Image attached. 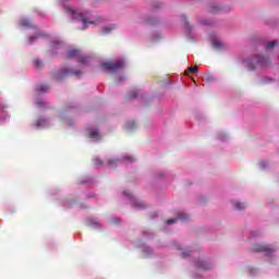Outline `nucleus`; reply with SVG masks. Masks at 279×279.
I'll return each mask as SVG.
<instances>
[{
    "instance_id": "1",
    "label": "nucleus",
    "mask_w": 279,
    "mask_h": 279,
    "mask_svg": "<svg viewBox=\"0 0 279 279\" xmlns=\"http://www.w3.org/2000/svg\"><path fill=\"white\" fill-rule=\"evenodd\" d=\"M101 66L105 71H109V73H117V71H121V69L125 66V62H123V60H118L116 62L107 61L101 63Z\"/></svg>"
},
{
    "instance_id": "2",
    "label": "nucleus",
    "mask_w": 279,
    "mask_h": 279,
    "mask_svg": "<svg viewBox=\"0 0 279 279\" xmlns=\"http://www.w3.org/2000/svg\"><path fill=\"white\" fill-rule=\"evenodd\" d=\"M69 60H73V58H77L80 64H88L90 62V57H86L82 54L81 50L72 49L68 52Z\"/></svg>"
},
{
    "instance_id": "3",
    "label": "nucleus",
    "mask_w": 279,
    "mask_h": 279,
    "mask_svg": "<svg viewBox=\"0 0 279 279\" xmlns=\"http://www.w3.org/2000/svg\"><path fill=\"white\" fill-rule=\"evenodd\" d=\"M71 75H75L76 77H80V75H82V72L77 71V70L65 69L59 73V77H57V80H62L64 77H71Z\"/></svg>"
},
{
    "instance_id": "4",
    "label": "nucleus",
    "mask_w": 279,
    "mask_h": 279,
    "mask_svg": "<svg viewBox=\"0 0 279 279\" xmlns=\"http://www.w3.org/2000/svg\"><path fill=\"white\" fill-rule=\"evenodd\" d=\"M253 252H265L267 254H274L275 250L269 247V246H265V245H260V244H254L252 247Z\"/></svg>"
},
{
    "instance_id": "5",
    "label": "nucleus",
    "mask_w": 279,
    "mask_h": 279,
    "mask_svg": "<svg viewBox=\"0 0 279 279\" xmlns=\"http://www.w3.org/2000/svg\"><path fill=\"white\" fill-rule=\"evenodd\" d=\"M189 219L187 214H180L177 218H171L167 220L168 226H173V223H177L178 221H186Z\"/></svg>"
},
{
    "instance_id": "6",
    "label": "nucleus",
    "mask_w": 279,
    "mask_h": 279,
    "mask_svg": "<svg viewBox=\"0 0 279 279\" xmlns=\"http://www.w3.org/2000/svg\"><path fill=\"white\" fill-rule=\"evenodd\" d=\"M256 62L259 64V66H268L270 61L269 58L257 54Z\"/></svg>"
},
{
    "instance_id": "7",
    "label": "nucleus",
    "mask_w": 279,
    "mask_h": 279,
    "mask_svg": "<svg viewBox=\"0 0 279 279\" xmlns=\"http://www.w3.org/2000/svg\"><path fill=\"white\" fill-rule=\"evenodd\" d=\"M89 138L99 141L101 138V135H99V132L97 130H89Z\"/></svg>"
},
{
    "instance_id": "8",
    "label": "nucleus",
    "mask_w": 279,
    "mask_h": 279,
    "mask_svg": "<svg viewBox=\"0 0 279 279\" xmlns=\"http://www.w3.org/2000/svg\"><path fill=\"white\" fill-rule=\"evenodd\" d=\"M233 206H234L235 210H244V208H245L244 203H240V202H234Z\"/></svg>"
},
{
    "instance_id": "9",
    "label": "nucleus",
    "mask_w": 279,
    "mask_h": 279,
    "mask_svg": "<svg viewBox=\"0 0 279 279\" xmlns=\"http://www.w3.org/2000/svg\"><path fill=\"white\" fill-rule=\"evenodd\" d=\"M20 25H21L22 27H29V25H32V22H31L29 20H27V19H22V20L20 21Z\"/></svg>"
},
{
    "instance_id": "10",
    "label": "nucleus",
    "mask_w": 279,
    "mask_h": 279,
    "mask_svg": "<svg viewBox=\"0 0 279 279\" xmlns=\"http://www.w3.org/2000/svg\"><path fill=\"white\" fill-rule=\"evenodd\" d=\"M197 267H199V269H210V264H206V262H198Z\"/></svg>"
},
{
    "instance_id": "11",
    "label": "nucleus",
    "mask_w": 279,
    "mask_h": 279,
    "mask_svg": "<svg viewBox=\"0 0 279 279\" xmlns=\"http://www.w3.org/2000/svg\"><path fill=\"white\" fill-rule=\"evenodd\" d=\"M44 125H47V121L45 119H38L36 121V128H44Z\"/></svg>"
},
{
    "instance_id": "12",
    "label": "nucleus",
    "mask_w": 279,
    "mask_h": 279,
    "mask_svg": "<svg viewBox=\"0 0 279 279\" xmlns=\"http://www.w3.org/2000/svg\"><path fill=\"white\" fill-rule=\"evenodd\" d=\"M213 47H214L215 49H222V48H223V43H221V41H219V40H215V41L213 43Z\"/></svg>"
},
{
    "instance_id": "13",
    "label": "nucleus",
    "mask_w": 279,
    "mask_h": 279,
    "mask_svg": "<svg viewBox=\"0 0 279 279\" xmlns=\"http://www.w3.org/2000/svg\"><path fill=\"white\" fill-rule=\"evenodd\" d=\"M65 10L72 15L73 19H77V12H75L72 8L66 7Z\"/></svg>"
},
{
    "instance_id": "14",
    "label": "nucleus",
    "mask_w": 279,
    "mask_h": 279,
    "mask_svg": "<svg viewBox=\"0 0 279 279\" xmlns=\"http://www.w3.org/2000/svg\"><path fill=\"white\" fill-rule=\"evenodd\" d=\"M221 8L219 5L209 7V12H211V14H216V12H219Z\"/></svg>"
},
{
    "instance_id": "15",
    "label": "nucleus",
    "mask_w": 279,
    "mask_h": 279,
    "mask_svg": "<svg viewBox=\"0 0 279 279\" xmlns=\"http://www.w3.org/2000/svg\"><path fill=\"white\" fill-rule=\"evenodd\" d=\"M37 90H38L39 93H47V90H49V86H47V85H39V86L37 87Z\"/></svg>"
},
{
    "instance_id": "16",
    "label": "nucleus",
    "mask_w": 279,
    "mask_h": 279,
    "mask_svg": "<svg viewBox=\"0 0 279 279\" xmlns=\"http://www.w3.org/2000/svg\"><path fill=\"white\" fill-rule=\"evenodd\" d=\"M34 65L36 66V69H41L43 68V61H40L39 59H34Z\"/></svg>"
},
{
    "instance_id": "17",
    "label": "nucleus",
    "mask_w": 279,
    "mask_h": 279,
    "mask_svg": "<svg viewBox=\"0 0 279 279\" xmlns=\"http://www.w3.org/2000/svg\"><path fill=\"white\" fill-rule=\"evenodd\" d=\"M197 71H199L197 65L187 68V73H197Z\"/></svg>"
},
{
    "instance_id": "18",
    "label": "nucleus",
    "mask_w": 279,
    "mask_h": 279,
    "mask_svg": "<svg viewBox=\"0 0 279 279\" xmlns=\"http://www.w3.org/2000/svg\"><path fill=\"white\" fill-rule=\"evenodd\" d=\"M78 19H81V21H83V23L87 24L88 22L86 21V17H84V14L78 13ZM83 29H86V25L83 26Z\"/></svg>"
},
{
    "instance_id": "19",
    "label": "nucleus",
    "mask_w": 279,
    "mask_h": 279,
    "mask_svg": "<svg viewBox=\"0 0 279 279\" xmlns=\"http://www.w3.org/2000/svg\"><path fill=\"white\" fill-rule=\"evenodd\" d=\"M112 29H114V25L107 26V27L104 28V33L105 34H110V32H112Z\"/></svg>"
},
{
    "instance_id": "20",
    "label": "nucleus",
    "mask_w": 279,
    "mask_h": 279,
    "mask_svg": "<svg viewBox=\"0 0 279 279\" xmlns=\"http://www.w3.org/2000/svg\"><path fill=\"white\" fill-rule=\"evenodd\" d=\"M276 47V41H269L266 44V49H274Z\"/></svg>"
},
{
    "instance_id": "21",
    "label": "nucleus",
    "mask_w": 279,
    "mask_h": 279,
    "mask_svg": "<svg viewBox=\"0 0 279 279\" xmlns=\"http://www.w3.org/2000/svg\"><path fill=\"white\" fill-rule=\"evenodd\" d=\"M94 165L96 167H101V165H104V161H101V159L96 158V159H94Z\"/></svg>"
},
{
    "instance_id": "22",
    "label": "nucleus",
    "mask_w": 279,
    "mask_h": 279,
    "mask_svg": "<svg viewBox=\"0 0 279 279\" xmlns=\"http://www.w3.org/2000/svg\"><path fill=\"white\" fill-rule=\"evenodd\" d=\"M128 128L129 130H134V128H136V122H129Z\"/></svg>"
},
{
    "instance_id": "23",
    "label": "nucleus",
    "mask_w": 279,
    "mask_h": 279,
    "mask_svg": "<svg viewBox=\"0 0 279 279\" xmlns=\"http://www.w3.org/2000/svg\"><path fill=\"white\" fill-rule=\"evenodd\" d=\"M182 258H189L191 256V253L189 251H185L181 254Z\"/></svg>"
},
{
    "instance_id": "24",
    "label": "nucleus",
    "mask_w": 279,
    "mask_h": 279,
    "mask_svg": "<svg viewBox=\"0 0 279 279\" xmlns=\"http://www.w3.org/2000/svg\"><path fill=\"white\" fill-rule=\"evenodd\" d=\"M136 208H145V204L143 203H135Z\"/></svg>"
},
{
    "instance_id": "25",
    "label": "nucleus",
    "mask_w": 279,
    "mask_h": 279,
    "mask_svg": "<svg viewBox=\"0 0 279 279\" xmlns=\"http://www.w3.org/2000/svg\"><path fill=\"white\" fill-rule=\"evenodd\" d=\"M124 160H130V162H134V157L132 156H125Z\"/></svg>"
},
{
    "instance_id": "26",
    "label": "nucleus",
    "mask_w": 279,
    "mask_h": 279,
    "mask_svg": "<svg viewBox=\"0 0 279 279\" xmlns=\"http://www.w3.org/2000/svg\"><path fill=\"white\" fill-rule=\"evenodd\" d=\"M205 80H206V82H213V76L209 75V74H207V75L205 76Z\"/></svg>"
},
{
    "instance_id": "27",
    "label": "nucleus",
    "mask_w": 279,
    "mask_h": 279,
    "mask_svg": "<svg viewBox=\"0 0 279 279\" xmlns=\"http://www.w3.org/2000/svg\"><path fill=\"white\" fill-rule=\"evenodd\" d=\"M129 97H130V98L136 97V90L131 92L130 95H129Z\"/></svg>"
},
{
    "instance_id": "28",
    "label": "nucleus",
    "mask_w": 279,
    "mask_h": 279,
    "mask_svg": "<svg viewBox=\"0 0 279 279\" xmlns=\"http://www.w3.org/2000/svg\"><path fill=\"white\" fill-rule=\"evenodd\" d=\"M184 23H185V27H189V20H186V16H182Z\"/></svg>"
},
{
    "instance_id": "29",
    "label": "nucleus",
    "mask_w": 279,
    "mask_h": 279,
    "mask_svg": "<svg viewBox=\"0 0 279 279\" xmlns=\"http://www.w3.org/2000/svg\"><path fill=\"white\" fill-rule=\"evenodd\" d=\"M36 38H37V37H31V38L28 39V45H32V43H34V40H36Z\"/></svg>"
},
{
    "instance_id": "30",
    "label": "nucleus",
    "mask_w": 279,
    "mask_h": 279,
    "mask_svg": "<svg viewBox=\"0 0 279 279\" xmlns=\"http://www.w3.org/2000/svg\"><path fill=\"white\" fill-rule=\"evenodd\" d=\"M114 162H117V160H109V165H114Z\"/></svg>"
},
{
    "instance_id": "31",
    "label": "nucleus",
    "mask_w": 279,
    "mask_h": 279,
    "mask_svg": "<svg viewBox=\"0 0 279 279\" xmlns=\"http://www.w3.org/2000/svg\"><path fill=\"white\" fill-rule=\"evenodd\" d=\"M37 104H38V105L43 104V100H37Z\"/></svg>"
}]
</instances>
